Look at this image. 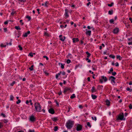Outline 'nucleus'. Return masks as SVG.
<instances>
[{"label": "nucleus", "mask_w": 132, "mask_h": 132, "mask_svg": "<svg viewBox=\"0 0 132 132\" xmlns=\"http://www.w3.org/2000/svg\"><path fill=\"white\" fill-rule=\"evenodd\" d=\"M73 124L74 122L69 120L66 123V126L68 129H70L72 127Z\"/></svg>", "instance_id": "obj_1"}, {"label": "nucleus", "mask_w": 132, "mask_h": 132, "mask_svg": "<svg viewBox=\"0 0 132 132\" xmlns=\"http://www.w3.org/2000/svg\"><path fill=\"white\" fill-rule=\"evenodd\" d=\"M35 107L36 111L38 112L41 111V107L39 103H35Z\"/></svg>", "instance_id": "obj_2"}, {"label": "nucleus", "mask_w": 132, "mask_h": 132, "mask_svg": "<svg viewBox=\"0 0 132 132\" xmlns=\"http://www.w3.org/2000/svg\"><path fill=\"white\" fill-rule=\"evenodd\" d=\"M116 79V78L115 77L111 76L109 77V79L111 81V83L113 85H115V80Z\"/></svg>", "instance_id": "obj_3"}, {"label": "nucleus", "mask_w": 132, "mask_h": 132, "mask_svg": "<svg viewBox=\"0 0 132 132\" xmlns=\"http://www.w3.org/2000/svg\"><path fill=\"white\" fill-rule=\"evenodd\" d=\"M76 128L77 131H80L82 129V126L78 124L76 125Z\"/></svg>", "instance_id": "obj_4"}, {"label": "nucleus", "mask_w": 132, "mask_h": 132, "mask_svg": "<svg viewBox=\"0 0 132 132\" xmlns=\"http://www.w3.org/2000/svg\"><path fill=\"white\" fill-rule=\"evenodd\" d=\"M124 116L123 113H122L121 114H120L118 118V119L121 120H124L125 119H123Z\"/></svg>", "instance_id": "obj_5"}, {"label": "nucleus", "mask_w": 132, "mask_h": 132, "mask_svg": "<svg viewBox=\"0 0 132 132\" xmlns=\"http://www.w3.org/2000/svg\"><path fill=\"white\" fill-rule=\"evenodd\" d=\"M29 120L31 122H34L35 120V118L33 115H32L29 117Z\"/></svg>", "instance_id": "obj_6"}, {"label": "nucleus", "mask_w": 132, "mask_h": 132, "mask_svg": "<svg viewBox=\"0 0 132 132\" xmlns=\"http://www.w3.org/2000/svg\"><path fill=\"white\" fill-rule=\"evenodd\" d=\"M119 31V28H116L113 30V32L114 34H117L118 32Z\"/></svg>", "instance_id": "obj_7"}, {"label": "nucleus", "mask_w": 132, "mask_h": 132, "mask_svg": "<svg viewBox=\"0 0 132 132\" xmlns=\"http://www.w3.org/2000/svg\"><path fill=\"white\" fill-rule=\"evenodd\" d=\"M30 33V31H27V32H26L24 33L23 35V36L24 37H27L28 35Z\"/></svg>", "instance_id": "obj_8"}, {"label": "nucleus", "mask_w": 132, "mask_h": 132, "mask_svg": "<svg viewBox=\"0 0 132 132\" xmlns=\"http://www.w3.org/2000/svg\"><path fill=\"white\" fill-rule=\"evenodd\" d=\"M48 111L50 113L52 114H53L54 113V110L52 108L48 110Z\"/></svg>", "instance_id": "obj_9"}, {"label": "nucleus", "mask_w": 132, "mask_h": 132, "mask_svg": "<svg viewBox=\"0 0 132 132\" xmlns=\"http://www.w3.org/2000/svg\"><path fill=\"white\" fill-rule=\"evenodd\" d=\"M65 13L64 14L65 18H67L69 16V15L68 14L67 10V9L65 10Z\"/></svg>", "instance_id": "obj_10"}, {"label": "nucleus", "mask_w": 132, "mask_h": 132, "mask_svg": "<svg viewBox=\"0 0 132 132\" xmlns=\"http://www.w3.org/2000/svg\"><path fill=\"white\" fill-rule=\"evenodd\" d=\"M72 40L73 42L75 43L78 41L79 39L78 38H73L72 39Z\"/></svg>", "instance_id": "obj_11"}, {"label": "nucleus", "mask_w": 132, "mask_h": 132, "mask_svg": "<svg viewBox=\"0 0 132 132\" xmlns=\"http://www.w3.org/2000/svg\"><path fill=\"white\" fill-rule=\"evenodd\" d=\"M101 78L103 80H104V81L105 82L107 80V78L104 76H102L101 77Z\"/></svg>", "instance_id": "obj_12"}, {"label": "nucleus", "mask_w": 132, "mask_h": 132, "mask_svg": "<svg viewBox=\"0 0 132 132\" xmlns=\"http://www.w3.org/2000/svg\"><path fill=\"white\" fill-rule=\"evenodd\" d=\"M59 65H61V68H62V69H63L64 68V66L65 65L64 64H63L62 63H59Z\"/></svg>", "instance_id": "obj_13"}, {"label": "nucleus", "mask_w": 132, "mask_h": 132, "mask_svg": "<svg viewBox=\"0 0 132 132\" xmlns=\"http://www.w3.org/2000/svg\"><path fill=\"white\" fill-rule=\"evenodd\" d=\"M106 104L108 106L110 105V102L109 100H106L105 101Z\"/></svg>", "instance_id": "obj_14"}, {"label": "nucleus", "mask_w": 132, "mask_h": 132, "mask_svg": "<svg viewBox=\"0 0 132 132\" xmlns=\"http://www.w3.org/2000/svg\"><path fill=\"white\" fill-rule=\"evenodd\" d=\"M70 89L69 88H66L64 89V93H65L67 92Z\"/></svg>", "instance_id": "obj_15"}, {"label": "nucleus", "mask_w": 132, "mask_h": 132, "mask_svg": "<svg viewBox=\"0 0 132 132\" xmlns=\"http://www.w3.org/2000/svg\"><path fill=\"white\" fill-rule=\"evenodd\" d=\"M86 34L87 35L90 36L91 34V31L90 30H88L86 32Z\"/></svg>", "instance_id": "obj_16"}, {"label": "nucleus", "mask_w": 132, "mask_h": 132, "mask_svg": "<svg viewBox=\"0 0 132 132\" xmlns=\"http://www.w3.org/2000/svg\"><path fill=\"white\" fill-rule=\"evenodd\" d=\"M92 98L94 100L96 99L97 98V96L95 95H94L93 94H92L91 95Z\"/></svg>", "instance_id": "obj_17"}, {"label": "nucleus", "mask_w": 132, "mask_h": 132, "mask_svg": "<svg viewBox=\"0 0 132 132\" xmlns=\"http://www.w3.org/2000/svg\"><path fill=\"white\" fill-rule=\"evenodd\" d=\"M92 91L93 92H94L96 91V90L95 89L94 87L93 86L92 87Z\"/></svg>", "instance_id": "obj_18"}, {"label": "nucleus", "mask_w": 132, "mask_h": 132, "mask_svg": "<svg viewBox=\"0 0 132 132\" xmlns=\"http://www.w3.org/2000/svg\"><path fill=\"white\" fill-rule=\"evenodd\" d=\"M65 38V36H64L63 37H61L60 38V40L62 41H64V40Z\"/></svg>", "instance_id": "obj_19"}, {"label": "nucleus", "mask_w": 132, "mask_h": 132, "mask_svg": "<svg viewBox=\"0 0 132 132\" xmlns=\"http://www.w3.org/2000/svg\"><path fill=\"white\" fill-rule=\"evenodd\" d=\"M92 118L93 120L96 121V117L95 116H92Z\"/></svg>", "instance_id": "obj_20"}, {"label": "nucleus", "mask_w": 132, "mask_h": 132, "mask_svg": "<svg viewBox=\"0 0 132 132\" xmlns=\"http://www.w3.org/2000/svg\"><path fill=\"white\" fill-rule=\"evenodd\" d=\"M52 119L53 121L55 122L57 120V118L56 117H54L53 118H52Z\"/></svg>", "instance_id": "obj_21"}, {"label": "nucleus", "mask_w": 132, "mask_h": 132, "mask_svg": "<svg viewBox=\"0 0 132 132\" xmlns=\"http://www.w3.org/2000/svg\"><path fill=\"white\" fill-rule=\"evenodd\" d=\"M61 72H60L57 74H56V79H57L58 78L59 76L61 74Z\"/></svg>", "instance_id": "obj_22"}, {"label": "nucleus", "mask_w": 132, "mask_h": 132, "mask_svg": "<svg viewBox=\"0 0 132 132\" xmlns=\"http://www.w3.org/2000/svg\"><path fill=\"white\" fill-rule=\"evenodd\" d=\"M117 59H119L120 60H121L122 59V57L120 55H117Z\"/></svg>", "instance_id": "obj_23"}, {"label": "nucleus", "mask_w": 132, "mask_h": 132, "mask_svg": "<svg viewBox=\"0 0 132 132\" xmlns=\"http://www.w3.org/2000/svg\"><path fill=\"white\" fill-rule=\"evenodd\" d=\"M86 54L87 55V57H89V56L91 55V54L89 53L88 52H86Z\"/></svg>", "instance_id": "obj_24"}, {"label": "nucleus", "mask_w": 132, "mask_h": 132, "mask_svg": "<svg viewBox=\"0 0 132 132\" xmlns=\"http://www.w3.org/2000/svg\"><path fill=\"white\" fill-rule=\"evenodd\" d=\"M34 65H32L31 66V67H30L29 68V69L30 71H32L34 70V68H33Z\"/></svg>", "instance_id": "obj_25"}, {"label": "nucleus", "mask_w": 132, "mask_h": 132, "mask_svg": "<svg viewBox=\"0 0 132 132\" xmlns=\"http://www.w3.org/2000/svg\"><path fill=\"white\" fill-rule=\"evenodd\" d=\"M44 35L45 36H47L48 37L49 36V34L47 33L46 32H44Z\"/></svg>", "instance_id": "obj_26"}, {"label": "nucleus", "mask_w": 132, "mask_h": 132, "mask_svg": "<svg viewBox=\"0 0 132 132\" xmlns=\"http://www.w3.org/2000/svg\"><path fill=\"white\" fill-rule=\"evenodd\" d=\"M109 57L111 58H112L113 59H114L115 57V56L114 55H109Z\"/></svg>", "instance_id": "obj_27"}, {"label": "nucleus", "mask_w": 132, "mask_h": 132, "mask_svg": "<svg viewBox=\"0 0 132 132\" xmlns=\"http://www.w3.org/2000/svg\"><path fill=\"white\" fill-rule=\"evenodd\" d=\"M75 97V94H73L70 97V98L71 99H72Z\"/></svg>", "instance_id": "obj_28"}, {"label": "nucleus", "mask_w": 132, "mask_h": 132, "mask_svg": "<svg viewBox=\"0 0 132 132\" xmlns=\"http://www.w3.org/2000/svg\"><path fill=\"white\" fill-rule=\"evenodd\" d=\"M48 3L47 2H46L44 3V6L45 7H47L48 6Z\"/></svg>", "instance_id": "obj_29"}, {"label": "nucleus", "mask_w": 132, "mask_h": 132, "mask_svg": "<svg viewBox=\"0 0 132 132\" xmlns=\"http://www.w3.org/2000/svg\"><path fill=\"white\" fill-rule=\"evenodd\" d=\"M126 90L127 91H129L130 92H131L132 91V89H130V88L129 87H127V88Z\"/></svg>", "instance_id": "obj_30"}, {"label": "nucleus", "mask_w": 132, "mask_h": 132, "mask_svg": "<svg viewBox=\"0 0 132 132\" xmlns=\"http://www.w3.org/2000/svg\"><path fill=\"white\" fill-rule=\"evenodd\" d=\"M18 47H19L20 50L21 51V50H22L23 48L22 47H21L20 45H18Z\"/></svg>", "instance_id": "obj_31"}, {"label": "nucleus", "mask_w": 132, "mask_h": 132, "mask_svg": "<svg viewBox=\"0 0 132 132\" xmlns=\"http://www.w3.org/2000/svg\"><path fill=\"white\" fill-rule=\"evenodd\" d=\"M14 98V97L12 95H10V100H13V99Z\"/></svg>", "instance_id": "obj_32"}, {"label": "nucleus", "mask_w": 132, "mask_h": 132, "mask_svg": "<svg viewBox=\"0 0 132 132\" xmlns=\"http://www.w3.org/2000/svg\"><path fill=\"white\" fill-rule=\"evenodd\" d=\"M15 28L17 30H20L21 29L20 28V27L19 26H15Z\"/></svg>", "instance_id": "obj_33"}, {"label": "nucleus", "mask_w": 132, "mask_h": 132, "mask_svg": "<svg viewBox=\"0 0 132 132\" xmlns=\"http://www.w3.org/2000/svg\"><path fill=\"white\" fill-rule=\"evenodd\" d=\"M113 4V3H112L111 4H108V5L109 6L111 7L112 6Z\"/></svg>", "instance_id": "obj_34"}, {"label": "nucleus", "mask_w": 132, "mask_h": 132, "mask_svg": "<svg viewBox=\"0 0 132 132\" xmlns=\"http://www.w3.org/2000/svg\"><path fill=\"white\" fill-rule=\"evenodd\" d=\"M58 128L57 126H55L54 129V130L55 131H56L57 130Z\"/></svg>", "instance_id": "obj_35"}, {"label": "nucleus", "mask_w": 132, "mask_h": 132, "mask_svg": "<svg viewBox=\"0 0 132 132\" xmlns=\"http://www.w3.org/2000/svg\"><path fill=\"white\" fill-rule=\"evenodd\" d=\"M87 125L90 128L91 127V126L90 125V123L89 122H88L87 123Z\"/></svg>", "instance_id": "obj_36"}, {"label": "nucleus", "mask_w": 132, "mask_h": 132, "mask_svg": "<svg viewBox=\"0 0 132 132\" xmlns=\"http://www.w3.org/2000/svg\"><path fill=\"white\" fill-rule=\"evenodd\" d=\"M109 14L111 15L113 13V11H109Z\"/></svg>", "instance_id": "obj_37"}, {"label": "nucleus", "mask_w": 132, "mask_h": 132, "mask_svg": "<svg viewBox=\"0 0 132 132\" xmlns=\"http://www.w3.org/2000/svg\"><path fill=\"white\" fill-rule=\"evenodd\" d=\"M0 46L1 47H5L6 46V45H4L2 43L0 44Z\"/></svg>", "instance_id": "obj_38"}, {"label": "nucleus", "mask_w": 132, "mask_h": 132, "mask_svg": "<svg viewBox=\"0 0 132 132\" xmlns=\"http://www.w3.org/2000/svg\"><path fill=\"white\" fill-rule=\"evenodd\" d=\"M15 83V81H13L12 83L10 84V85L11 86H12Z\"/></svg>", "instance_id": "obj_39"}, {"label": "nucleus", "mask_w": 132, "mask_h": 132, "mask_svg": "<svg viewBox=\"0 0 132 132\" xmlns=\"http://www.w3.org/2000/svg\"><path fill=\"white\" fill-rule=\"evenodd\" d=\"M21 102V101L20 100H18V101L16 102V103L17 104L20 103Z\"/></svg>", "instance_id": "obj_40"}, {"label": "nucleus", "mask_w": 132, "mask_h": 132, "mask_svg": "<svg viewBox=\"0 0 132 132\" xmlns=\"http://www.w3.org/2000/svg\"><path fill=\"white\" fill-rule=\"evenodd\" d=\"M109 22L110 23H112L114 22V20L113 19H111L110 20Z\"/></svg>", "instance_id": "obj_41"}, {"label": "nucleus", "mask_w": 132, "mask_h": 132, "mask_svg": "<svg viewBox=\"0 0 132 132\" xmlns=\"http://www.w3.org/2000/svg\"><path fill=\"white\" fill-rule=\"evenodd\" d=\"M43 57L44 58H46L47 60H48V57H47V56H43Z\"/></svg>", "instance_id": "obj_42"}, {"label": "nucleus", "mask_w": 132, "mask_h": 132, "mask_svg": "<svg viewBox=\"0 0 132 132\" xmlns=\"http://www.w3.org/2000/svg\"><path fill=\"white\" fill-rule=\"evenodd\" d=\"M67 63L69 64L71 62V61L69 59H68L67 60Z\"/></svg>", "instance_id": "obj_43"}, {"label": "nucleus", "mask_w": 132, "mask_h": 132, "mask_svg": "<svg viewBox=\"0 0 132 132\" xmlns=\"http://www.w3.org/2000/svg\"><path fill=\"white\" fill-rule=\"evenodd\" d=\"M1 115L4 117H6V115L5 114L3 113H1Z\"/></svg>", "instance_id": "obj_44"}, {"label": "nucleus", "mask_w": 132, "mask_h": 132, "mask_svg": "<svg viewBox=\"0 0 132 132\" xmlns=\"http://www.w3.org/2000/svg\"><path fill=\"white\" fill-rule=\"evenodd\" d=\"M112 75L113 76H115L116 74V73L115 72H112Z\"/></svg>", "instance_id": "obj_45"}, {"label": "nucleus", "mask_w": 132, "mask_h": 132, "mask_svg": "<svg viewBox=\"0 0 132 132\" xmlns=\"http://www.w3.org/2000/svg\"><path fill=\"white\" fill-rule=\"evenodd\" d=\"M28 56H30L31 57L33 56V54L32 53H30L28 55Z\"/></svg>", "instance_id": "obj_46"}, {"label": "nucleus", "mask_w": 132, "mask_h": 132, "mask_svg": "<svg viewBox=\"0 0 132 132\" xmlns=\"http://www.w3.org/2000/svg\"><path fill=\"white\" fill-rule=\"evenodd\" d=\"M26 18H28L29 20H30L31 19V17L30 16H26Z\"/></svg>", "instance_id": "obj_47"}, {"label": "nucleus", "mask_w": 132, "mask_h": 132, "mask_svg": "<svg viewBox=\"0 0 132 132\" xmlns=\"http://www.w3.org/2000/svg\"><path fill=\"white\" fill-rule=\"evenodd\" d=\"M3 125L2 123L0 122V128H1L3 127Z\"/></svg>", "instance_id": "obj_48"}, {"label": "nucleus", "mask_w": 132, "mask_h": 132, "mask_svg": "<svg viewBox=\"0 0 132 132\" xmlns=\"http://www.w3.org/2000/svg\"><path fill=\"white\" fill-rule=\"evenodd\" d=\"M4 32H6L7 31V29L6 28H4Z\"/></svg>", "instance_id": "obj_49"}, {"label": "nucleus", "mask_w": 132, "mask_h": 132, "mask_svg": "<svg viewBox=\"0 0 132 132\" xmlns=\"http://www.w3.org/2000/svg\"><path fill=\"white\" fill-rule=\"evenodd\" d=\"M79 107L80 109H82L83 108V106L81 105H80L79 106Z\"/></svg>", "instance_id": "obj_50"}, {"label": "nucleus", "mask_w": 132, "mask_h": 132, "mask_svg": "<svg viewBox=\"0 0 132 132\" xmlns=\"http://www.w3.org/2000/svg\"><path fill=\"white\" fill-rule=\"evenodd\" d=\"M129 109H132V105L131 104H130L129 105Z\"/></svg>", "instance_id": "obj_51"}, {"label": "nucleus", "mask_w": 132, "mask_h": 132, "mask_svg": "<svg viewBox=\"0 0 132 132\" xmlns=\"http://www.w3.org/2000/svg\"><path fill=\"white\" fill-rule=\"evenodd\" d=\"M115 65H116V67H118L119 65V63L118 62L116 63H115Z\"/></svg>", "instance_id": "obj_52"}, {"label": "nucleus", "mask_w": 132, "mask_h": 132, "mask_svg": "<svg viewBox=\"0 0 132 132\" xmlns=\"http://www.w3.org/2000/svg\"><path fill=\"white\" fill-rule=\"evenodd\" d=\"M3 122L6 123L7 122H8V121H7V120H3Z\"/></svg>", "instance_id": "obj_53"}, {"label": "nucleus", "mask_w": 132, "mask_h": 132, "mask_svg": "<svg viewBox=\"0 0 132 132\" xmlns=\"http://www.w3.org/2000/svg\"><path fill=\"white\" fill-rule=\"evenodd\" d=\"M92 69L93 70L95 71L96 70V68L93 67H92Z\"/></svg>", "instance_id": "obj_54"}, {"label": "nucleus", "mask_w": 132, "mask_h": 132, "mask_svg": "<svg viewBox=\"0 0 132 132\" xmlns=\"http://www.w3.org/2000/svg\"><path fill=\"white\" fill-rule=\"evenodd\" d=\"M15 12L14 11L12 12L11 13V14L12 15H13L15 13Z\"/></svg>", "instance_id": "obj_55"}, {"label": "nucleus", "mask_w": 132, "mask_h": 132, "mask_svg": "<svg viewBox=\"0 0 132 132\" xmlns=\"http://www.w3.org/2000/svg\"><path fill=\"white\" fill-rule=\"evenodd\" d=\"M8 21H5L4 22V24H8Z\"/></svg>", "instance_id": "obj_56"}, {"label": "nucleus", "mask_w": 132, "mask_h": 132, "mask_svg": "<svg viewBox=\"0 0 132 132\" xmlns=\"http://www.w3.org/2000/svg\"><path fill=\"white\" fill-rule=\"evenodd\" d=\"M100 82L101 83H103V79H100Z\"/></svg>", "instance_id": "obj_57"}, {"label": "nucleus", "mask_w": 132, "mask_h": 132, "mask_svg": "<svg viewBox=\"0 0 132 132\" xmlns=\"http://www.w3.org/2000/svg\"><path fill=\"white\" fill-rule=\"evenodd\" d=\"M62 74L63 75H64L65 74V72L63 71L62 72Z\"/></svg>", "instance_id": "obj_58"}, {"label": "nucleus", "mask_w": 132, "mask_h": 132, "mask_svg": "<svg viewBox=\"0 0 132 132\" xmlns=\"http://www.w3.org/2000/svg\"><path fill=\"white\" fill-rule=\"evenodd\" d=\"M113 71V69L112 68H111L110 69V71L111 72H112Z\"/></svg>", "instance_id": "obj_59"}, {"label": "nucleus", "mask_w": 132, "mask_h": 132, "mask_svg": "<svg viewBox=\"0 0 132 132\" xmlns=\"http://www.w3.org/2000/svg\"><path fill=\"white\" fill-rule=\"evenodd\" d=\"M44 72L45 73V74H46V75H48V73L47 72L45 71Z\"/></svg>", "instance_id": "obj_60"}, {"label": "nucleus", "mask_w": 132, "mask_h": 132, "mask_svg": "<svg viewBox=\"0 0 132 132\" xmlns=\"http://www.w3.org/2000/svg\"><path fill=\"white\" fill-rule=\"evenodd\" d=\"M29 132H34V130H29Z\"/></svg>", "instance_id": "obj_61"}, {"label": "nucleus", "mask_w": 132, "mask_h": 132, "mask_svg": "<svg viewBox=\"0 0 132 132\" xmlns=\"http://www.w3.org/2000/svg\"><path fill=\"white\" fill-rule=\"evenodd\" d=\"M129 20L131 21V22L132 23V19L131 18H130L129 19Z\"/></svg>", "instance_id": "obj_62"}, {"label": "nucleus", "mask_w": 132, "mask_h": 132, "mask_svg": "<svg viewBox=\"0 0 132 132\" xmlns=\"http://www.w3.org/2000/svg\"><path fill=\"white\" fill-rule=\"evenodd\" d=\"M128 44L129 45H132V42H129L128 43Z\"/></svg>", "instance_id": "obj_63"}, {"label": "nucleus", "mask_w": 132, "mask_h": 132, "mask_svg": "<svg viewBox=\"0 0 132 132\" xmlns=\"http://www.w3.org/2000/svg\"><path fill=\"white\" fill-rule=\"evenodd\" d=\"M129 85H132V81H130L129 83Z\"/></svg>", "instance_id": "obj_64"}]
</instances>
